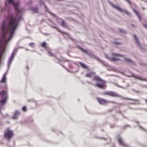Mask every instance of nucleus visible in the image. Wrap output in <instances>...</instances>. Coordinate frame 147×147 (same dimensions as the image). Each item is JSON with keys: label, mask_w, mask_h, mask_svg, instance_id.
Here are the masks:
<instances>
[{"label": "nucleus", "mask_w": 147, "mask_h": 147, "mask_svg": "<svg viewBox=\"0 0 147 147\" xmlns=\"http://www.w3.org/2000/svg\"><path fill=\"white\" fill-rule=\"evenodd\" d=\"M16 12L19 14L18 18L16 19V17L13 12L8 14L7 18L9 21V25L10 27L8 35V39H11L14 36L15 30L17 29L20 24V21L22 19L23 13L25 9L21 7H16Z\"/></svg>", "instance_id": "nucleus-1"}, {"label": "nucleus", "mask_w": 147, "mask_h": 147, "mask_svg": "<svg viewBox=\"0 0 147 147\" xmlns=\"http://www.w3.org/2000/svg\"><path fill=\"white\" fill-rule=\"evenodd\" d=\"M111 54L112 56L111 57L107 55H105L106 57L111 61L115 62L116 61H120L121 59L117 57V56H120L124 59L123 60L124 61L130 66H134L136 65L135 61L131 59L125 57L124 55L119 53H116L114 52H112Z\"/></svg>", "instance_id": "nucleus-2"}, {"label": "nucleus", "mask_w": 147, "mask_h": 147, "mask_svg": "<svg viewBox=\"0 0 147 147\" xmlns=\"http://www.w3.org/2000/svg\"><path fill=\"white\" fill-rule=\"evenodd\" d=\"M95 73L93 71H90L87 73L86 75V77L89 78H92L93 76H94L92 79L96 81V83L95 86L98 88L103 89L106 87V81L101 79L99 76L95 75Z\"/></svg>", "instance_id": "nucleus-3"}, {"label": "nucleus", "mask_w": 147, "mask_h": 147, "mask_svg": "<svg viewBox=\"0 0 147 147\" xmlns=\"http://www.w3.org/2000/svg\"><path fill=\"white\" fill-rule=\"evenodd\" d=\"M76 47L82 52L87 54V55L89 56L91 58H95L98 61L102 63L104 66H109V64L106 62L101 60L96 56L95 55L90 53L87 49L83 48L80 45H77L76 46Z\"/></svg>", "instance_id": "nucleus-4"}, {"label": "nucleus", "mask_w": 147, "mask_h": 147, "mask_svg": "<svg viewBox=\"0 0 147 147\" xmlns=\"http://www.w3.org/2000/svg\"><path fill=\"white\" fill-rule=\"evenodd\" d=\"M124 0L128 3L134 13L138 18L139 21H141L142 19V17L138 11L134 7L136 6L134 4H132L130 0Z\"/></svg>", "instance_id": "nucleus-5"}, {"label": "nucleus", "mask_w": 147, "mask_h": 147, "mask_svg": "<svg viewBox=\"0 0 147 147\" xmlns=\"http://www.w3.org/2000/svg\"><path fill=\"white\" fill-rule=\"evenodd\" d=\"M14 135V132L9 128H6L4 131V137L8 141L10 140Z\"/></svg>", "instance_id": "nucleus-6"}, {"label": "nucleus", "mask_w": 147, "mask_h": 147, "mask_svg": "<svg viewBox=\"0 0 147 147\" xmlns=\"http://www.w3.org/2000/svg\"><path fill=\"white\" fill-rule=\"evenodd\" d=\"M109 3L111 6L118 11L121 12H124L129 16H131V14L130 12L126 9L121 8L119 6L114 4L111 2L110 1Z\"/></svg>", "instance_id": "nucleus-7"}, {"label": "nucleus", "mask_w": 147, "mask_h": 147, "mask_svg": "<svg viewBox=\"0 0 147 147\" xmlns=\"http://www.w3.org/2000/svg\"><path fill=\"white\" fill-rule=\"evenodd\" d=\"M58 60V61L56 62L57 63L60 64L62 67L65 68L69 72H71L72 71L69 70L65 66H64L61 62H67L68 63H70L71 61L69 60L66 59L63 57H61L60 58H56Z\"/></svg>", "instance_id": "nucleus-8"}, {"label": "nucleus", "mask_w": 147, "mask_h": 147, "mask_svg": "<svg viewBox=\"0 0 147 147\" xmlns=\"http://www.w3.org/2000/svg\"><path fill=\"white\" fill-rule=\"evenodd\" d=\"M39 4L41 6H43L45 8L46 10L53 16L56 17L57 19L59 18V17L55 14L49 11L46 4L45 3V2L43 0H39Z\"/></svg>", "instance_id": "nucleus-9"}, {"label": "nucleus", "mask_w": 147, "mask_h": 147, "mask_svg": "<svg viewBox=\"0 0 147 147\" xmlns=\"http://www.w3.org/2000/svg\"><path fill=\"white\" fill-rule=\"evenodd\" d=\"M96 99L99 104L101 105H105L109 102V101L99 97H97Z\"/></svg>", "instance_id": "nucleus-10"}, {"label": "nucleus", "mask_w": 147, "mask_h": 147, "mask_svg": "<svg viewBox=\"0 0 147 147\" xmlns=\"http://www.w3.org/2000/svg\"><path fill=\"white\" fill-rule=\"evenodd\" d=\"M133 37L134 40L138 47L141 49H143L144 48L140 42L136 35L134 34Z\"/></svg>", "instance_id": "nucleus-11"}, {"label": "nucleus", "mask_w": 147, "mask_h": 147, "mask_svg": "<svg viewBox=\"0 0 147 147\" xmlns=\"http://www.w3.org/2000/svg\"><path fill=\"white\" fill-rule=\"evenodd\" d=\"M103 94L104 95H107L113 97H116V95H117L116 92L112 91H105L103 93Z\"/></svg>", "instance_id": "nucleus-12"}, {"label": "nucleus", "mask_w": 147, "mask_h": 147, "mask_svg": "<svg viewBox=\"0 0 147 147\" xmlns=\"http://www.w3.org/2000/svg\"><path fill=\"white\" fill-rule=\"evenodd\" d=\"M20 115V112L18 110H16L13 113V115L11 119L13 120L17 119H18Z\"/></svg>", "instance_id": "nucleus-13"}, {"label": "nucleus", "mask_w": 147, "mask_h": 147, "mask_svg": "<svg viewBox=\"0 0 147 147\" xmlns=\"http://www.w3.org/2000/svg\"><path fill=\"white\" fill-rule=\"evenodd\" d=\"M117 140L121 146L124 147H128V145L123 141V140L122 138L120 137L117 138Z\"/></svg>", "instance_id": "nucleus-14"}, {"label": "nucleus", "mask_w": 147, "mask_h": 147, "mask_svg": "<svg viewBox=\"0 0 147 147\" xmlns=\"http://www.w3.org/2000/svg\"><path fill=\"white\" fill-rule=\"evenodd\" d=\"M78 63H76V64L78 65L79 64L80 66L83 69L87 70L89 69V67L87 65L85 64L84 63L79 61L78 62Z\"/></svg>", "instance_id": "nucleus-15"}, {"label": "nucleus", "mask_w": 147, "mask_h": 147, "mask_svg": "<svg viewBox=\"0 0 147 147\" xmlns=\"http://www.w3.org/2000/svg\"><path fill=\"white\" fill-rule=\"evenodd\" d=\"M131 76L137 79L147 81V78H143L141 76H138L134 74H132L131 75Z\"/></svg>", "instance_id": "nucleus-16"}, {"label": "nucleus", "mask_w": 147, "mask_h": 147, "mask_svg": "<svg viewBox=\"0 0 147 147\" xmlns=\"http://www.w3.org/2000/svg\"><path fill=\"white\" fill-rule=\"evenodd\" d=\"M0 96L2 98H7V96L6 94V92L4 90H0Z\"/></svg>", "instance_id": "nucleus-17"}, {"label": "nucleus", "mask_w": 147, "mask_h": 147, "mask_svg": "<svg viewBox=\"0 0 147 147\" xmlns=\"http://www.w3.org/2000/svg\"><path fill=\"white\" fill-rule=\"evenodd\" d=\"M7 98H1L0 99V110L2 107H3L7 102Z\"/></svg>", "instance_id": "nucleus-18"}, {"label": "nucleus", "mask_w": 147, "mask_h": 147, "mask_svg": "<svg viewBox=\"0 0 147 147\" xmlns=\"http://www.w3.org/2000/svg\"><path fill=\"white\" fill-rule=\"evenodd\" d=\"M8 2H9L10 5H11L15 4L16 3V0H5V5L7 6L8 5Z\"/></svg>", "instance_id": "nucleus-19"}, {"label": "nucleus", "mask_w": 147, "mask_h": 147, "mask_svg": "<svg viewBox=\"0 0 147 147\" xmlns=\"http://www.w3.org/2000/svg\"><path fill=\"white\" fill-rule=\"evenodd\" d=\"M30 9L34 13H37L39 12L38 7V6H36V7H30Z\"/></svg>", "instance_id": "nucleus-20"}, {"label": "nucleus", "mask_w": 147, "mask_h": 147, "mask_svg": "<svg viewBox=\"0 0 147 147\" xmlns=\"http://www.w3.org/2000/svg\"><path fill=\"white\" fill-rule=\"evenodd\" d=\"M117 95H116V97H119L120 98V99L121 100H130L129 99V98L125 97L124 96H123L121 95H120L117 93Z\"/></svg>", "instance_id": "nucleus-21"}, {"label": "nucleus", "mask_w": 147, "mask_h": 147, "mask_svg": "<svg viewBox=\"0 0 147 147\" xmlns=\"http://www.w3.org/2000/svg\"><path fill=\"white\" fill-rule=\"evenodd\" d=\"M46 50L47 51L48 53V54L50 56L54 57L55 58H57L55 54H54L53 53H51V51H50L51 49L49 48H48V49H47V50Z\"/></svg>", "instance_id": "nucleus-22"}, {"label": "nucleus", "mask_w": 147, "mask_h": 147, "mask_svg": "<svg viewBox=\"0 0 147 147\" xmlns=\"http://www.w3.org/2000/svg\"><path fill=\"white\" fill-rule=\"evenodd\" d=\"M41 45L43 48H45L46 50L49 48L47 47V43L45 41L42 42L41 44Z\"/></svg>", "instance_id": "nucleus-23"}, {"label": "nucleus", "mask_w": 147, "mask_h": 147, "mask_svg": "<svg viewBox=\"0 0 147 147\" xmlns=\"http://www.w3.org/2000/svg\"><path fill=\"white\" fill-rule=\"evenodd\" d=\"M6 81V75L5 74H4L0 80V82L1 83L2 82H5Z\"/></svg>", "instance_id": "nucleus-24"}, {"label": "nucleus", "mask_w": 147, "mask_h": 147, "mask_svg": "<svg viewBox=\"0 0 147 147\" xmlns=\"http://www.w3.org/2000/svg\"><path fill=\"white\" fill-rule=\"evenodd\" d=\"M118 30L119 32V34H121L122 33L125 34L127 33V32L125 30L121 28H119L118 29Z\"/></svg>", "instance_id": "nucleus-25"}, {"label": "nucleus", "mask_w": 147, "mask_h": 147, "mask_svg": "<svg viewBox=\"0 0 147 147\" xmlns=\"http://www.w3.org/2000/svg\"><path fill=\"white\" fill-rule=\"evenodd\" d=\"M136 123H137V125L138 126V127H139L140 129L143 130L145 132H147V131L146 130V129H145L143 127H142L140 125L139 122L138 121H137Z\"/></svg>", "instance_id": "nucleus-26"}, {"label": "nucleus", "mask_w": 147, "mask_h": 147, "mask_svg": "<svg viewBox=\"0 0 147 147\" xmlns=\"http://www.w3.org/2000/svg\"><path fill=\"white\" fill-rule=\"evenodd\" d=\"M61 25L63 27H65L67 26V25L66 24L65 21L63 20L61 21Z\"/></svg>", "instance_id": "nucleus-27"}, {"label": "nucleus", "mask_w": 147, "mask_h": 147, "mask_svg": "<svg viewBox=\"0 0 147 147\" xmlns=\"http://www.w3.org/2000/svg\"><path fill=\"white\" fill-rule=\"evenodd\" d=\"M116 112L117 113H120V114L122 115L124 118H126L124 116V115L123 114L122 112L120 110H117Z\"/></svg>", "instance_id": "nucleus-28"}, {"label": "nucleus", "mask_w": 147, "mask_h": 147, "mask_svg": "<svg viewBox=\"0 0 147 147\" xmlns=\"http://www.w3.org/2000/svg\"><path fill=\"white\" fill-rule=\"evenodd\" d=\"M108 70L109 71H115L116 70V69L112 67H110L107 68Z\"/></svg>", "instance_id": "nucleus-29"}, {"label": "nucleus", "mask_w": 147, "mask_h": 147, "mask_svg": "<svg viewBox=\"0 0 147 147\" xmlns=\"http://www.w3.org/2000/svg\"><path fill=\"white\" fill-rule=\"evenodd\" d=\"M13 59L9 58L8 59V62H7V66H9L10 65V63L13 61Z\"/></svg>", "instance_id": "nucleus-30"}, {"label": "nucleus", "mask_w": 147, "mask_h": 147, "mask_svg": "<svg viewBox=\"0 0 147 147\" xmlns=\"http://www.w3.org/2000/svg\"><path fill=\"white\" fill-rule=\"evenodd\" d=\"M22 110L23 111L25 112L27 110V108L26 106H24L22 108Z\"/></svg>", "instance_id": "nucleus-31"}, {"label": "nucleus", "mask_w": 147, "mask_h": 147, "mask_svg": "<svg viewBox=\"0 0 147 147\" xmlns=\"http://www.w3.org/2000/svg\"><path fill=\"white\" fill-rule=\"evenodd\" d=\"M29 46L33 48L34 46V43L33 42H30L29 44Z\"/></svg>", "instance_id": "nucleus-32"}, {"label": "nucleus", "mask_w": 147, "mask_h": 147, "mask_svg": "<svg viewBox=\"0 0 147 147\" xmlns=\"http://www.w3.org/2000/svg\"><path fill=\"white\" fill-rule=\"evenodd\" d=\"M113 43L114 44L116 45H118L120 44V42L115 41L113 42Z\"/></svg>", "instance_id": "nucleus-33"}, {"label": "nucleus", "mask_w": 147, "mask_h": 147, "mask_svg": "<svg viewBox=\"0 0 147 147\" xmlns=\"http://www.w3.org/2000/svg\"><path fill=\"white\" fill-rule=\"evenodd\" d=\"M17 49H18L17 48H14V49L13 50L12 52H13L14 53H16L17 51Z\"/></svg>", "instance_id": "nucleus-34"}, {"label": "nucleus", "mask_w": 147, "mask_h": 147, "mask_svg": "<svg viewBox=\"0 0 147 147\" xmlns=\"http://www.w3.org/2000/svg\"><path fill=\"white\" fill-rule=\"evenodd\" d=\"M143 26L147 29V23H144L143 24Z\"/></svg>", "instance_id": "nucleus-35"}, {"label": "nucleus", "mask_w": 147, "mask_h": 147, "mask_svg": "<svg viewBox=\"0 0 147 147\" xmlns=\"http://www.w3.org/2000/svg\"><path fill=\"white\" fill-rule=\"evenodd\" d=\"M16 55V53H14L13 52H12L10 56H13L14 57Z\"/></svg>", "instance_id": "nucleus-36"}, {"label": "nucleus", "mask_w": 147, "mask_h": 147, "mask_svg": "<svg viewBox=\"0 0 147 147\" xmlns=\"http://www.w3.org/2000/svg\"><path fill=\"white\" fill-rule=\"evenodd\" d=\"M118 106H125V104L124 103H118L117 104Z\"/></svg>", "instance_id": "nucleus-37"}, {"label": "nucleus", "mask_w": 147, "mask_h": 147, "mask_svg": "<svg viewBox=\"0 0 147 147\" xmlns=\"http://www.w3.org/2000/svg\"><path fill=\"white\" fill-rule=\"evenodd\" d=\"M57 30L59 31V32H61V33H62V34H65L66 33V32H62L60 30H59L58 28H57Z\"/></svg>", "instance_id": "nucleus-38"}, {"label": "nucleus", "mask_w": 147, "mask_h": 147, "mask_svg": "<svg viewBox=\"0 0 147 147\" xmlns=\"http://www.w3.org/2000/svg\"><path fill=\"white\" fill-rule=\"evenodd\" d=\"M127 127H130V126L129 125H126L124 126V128H125Z\"/></svg>", "instance_id": "nucleus-39"}, {"label": "nucleus", "mask_w": 147, "mask_h": 147, "mask_svg": "<svg viewBox=\"0 0 147 147\" xmlns=\"http://www.w3.org/2000/svg\"><path fill=\"white\" fill-rule=\"evenodd\" d=\"M135 100L136 101V102H135L136 103H137V104H140V101H139V100Z\"/></svg>", "instance_id": "nucleus-40"}, {"label": "nucleus", "mask_w": 147, "mask_h": 147, "mask_svg": "<svg viewBox=\"0 0 147 147\" xmlns=\"http://www.w3.org/2000/svg\"><path fill=\"white\" fill-rule=\"evenodd\" d=\"M69 67L71 68H73V66L71 64L69 65Z\"/></svg>", "instance_id": "nucleus-41"}, {"label": "nucleus", "mask_w": 147, "mask_h": 147, "mask_svg": "<svg viewBox=\"0 0 147 147\" xmlns=\"http://www.w3.org/2000/svg\"><path fill=\"white\" fill-rule=\"evenodd\" d=\"M115 125L114 124H112L111 125V128H114L115 127Z\"/></svg>", "instance_id": "nucleus-42"}, {"label": "nucleus", "mask_w": 147, "mask_h": 147, "mask_svg": "<svg viewBox=\"0 0 147 147\" xmlns=\"http://www.w3.org/2000/svg\"><path fill=\"white\" fill-rule=\"evenodd\" d=\"M9 58H10V59H12L13 60L14 57H13V56H10Z\"/></svg>", "instance_id": "nucleus-43"}, {"label": "nucleus", "mask_w": 147, "mask_h": 147, "mask_svg": "<svg viewBox=\"0 0 147 147\" xmlns=\"http://www.w3.org/2000/svg\"><path fill=\"white\" fill-rule=\"evenodd\" d=\"M100 138L103 140H106V138L103 137Z\"/></svg>", "instance_id": "nucleus-44"}, {"label": "nucleus", "mask_w": 147, "mask_h": 147, "mask_svg": "<svg viewBox=\"0 0 147 147\" xmlns=\"http://www.w3.org/2000/svg\"><path fill=\"white\" fill-rule=\"evenodd\" d=\"M52 27L55 28H57L55 26H52Z\"/></svg>", "instance_id": "nucleus-45"}, {"label": "nucleus", "mask_w": 147, "mask_h": 147, "mask_svg": "<svg viewBox=\"0 0 147 147\" xmlns=\"http://www.w3.org/2000/svg\"><path fill=\"white\" fill-rule=\"evenodd\" d=\"M145 101L146 102V103L147 104V99H145Z\"/></svg>", "instance_id": "nucleus-46"}, {"label": "nucleus", "mask_w": 147, "mask_h": 147, "mask_svg": "<svg viewBox=\"0 0 147 147\" xmlns=\"http://www.w3.org/2000/svg\"><path fill=\"white\" fill-rule=\"evenodd\" d=\"M26 68L27 69H29V67L28 66H27L26 67Z\"/></svg>", "instance_id": "nucleus-47"}, {"label": "nucleus", "mask_w": 147, "mask_h": 147, "mask_svg": "<svg viewBox=\"0 0 147 147\" xmlns=\"http://www.w3.org/2000/svg\"><path fill=\"white\" fill-rule=\"evenodd\" d=\"M0 8H1V10L2 8V5H0Z\"/></svg>", "instance_id": "nucleus-48"}, {"label": "nucleus", "mask_w": 147, "mask_h": 147, "mask_svg": "<svg viewBox=\"0 0 147 147\" xmlns=\"http://www.w3.org/2000/svg\"><path fill=\"white\" fill-rule=\"evenodd\" d=\"M145 65L146 67H147V63H146L145 64Z\"/></svg>", "instance_id": "nucleus-49"}, {"label": "nucleus", "mask_w": 147, "mask_h": 147, "mask_svg": "<svg viewBox=\"0 0 147 147\" xmlns=\"http://www.w3.org/2000/svg\"><path fill=\"white\" fill-rule=\"evenodd\" d=\"M131 25L132 26L134 27V25L133 24H131Z\"/></svg>", "instance_id": "nucleus-50"}, {"label": "nucleus", "mask_w": 147, "mask_h": 147, "mask_svg": "<svg viewBox=\"0 0 147 147\" xmlns=\"http://www.w3.org/2000/svg\"><path fill=\"white\" fill-rule=\"evenodd\" d=\"M2 123L0 122V125H1Z\"/></svg>", "instance_id": "nucleus-51"}, {"label": "nucleus", "mask_w": 147, "mask_h": 147, "mask_svg": "<svg viewBox=\"0 0 147 147\" xmlns=\"http://www.w3.org/2000/svg\"><path fill=\"white\" fill-rule=\"evenodd\" d=\"M59 132L60 134H61V132L60 131H59Z\"/></svg>", "instance_id": "nucleus-52"}, {"label": "nucleus", "mask_w": 147, "mask_h": 147, "mask_svg": "<svg viewBox=\"0 0 147 147\" xmlns=\"http://www.w3.org/2000/svg\"><path fill=\"white\" fill-rule=\"evenodd\" d=\"M53 131H55V130H53Z\"/></svg>", "instance_id": "nucleus-53"}, {"label": "nucleus", "mask_w": 147, "mask_h": 147, "mask_svg": "<svg viewBox=\"0 0 147 147\" xmlns=\"http://www.w3.org/2000/svg\"><path fill=\"white\" fill-rule=\"evenodd\" d=\"M57 134H58L57 133Z\"/></svg>", "instance_id": "nucleus-54"}]
</instances>
